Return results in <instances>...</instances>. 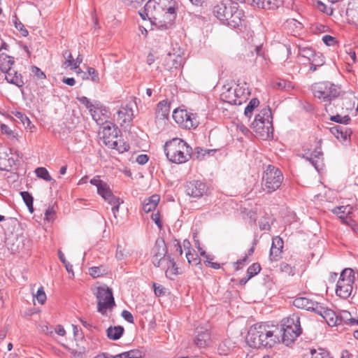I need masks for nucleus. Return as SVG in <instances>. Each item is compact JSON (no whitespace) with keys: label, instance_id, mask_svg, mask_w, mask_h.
I'll return each instance as SVG.
<instances>
[{"label":"nucleus","instance_id":"1","mask_svg":"<svg viewBox=\"0 0 358 358\" xmlns=\"http://www.w3.org/2000/svg\"><path fill=\"white\" fill-rule=\"evenodd\" d=\"M213 15L223 24L231 29H238L244 25L245 14L238 8V4L231 0H223L213 6Z\"/></svg>","mask_w":358,"mask_h":358},{"label":"nucleus","instance_id":"2","mask_svg":"<svg viewBox=\"0 0 358 358\" xmlns=\"http://www.w3.org/2000/svg\"><path fill=\"white\" fill-rule=\"evenodd\" d=\"M164 152L171 162L182 164L191 158L192 148L185 141L174 138L166 142Z\"/></svg>","mask_w":358,"mask_h":358},{"label":"nucleus","instance_id":"3","mask_svg":"<svg viewBox=\"0 0 358 358\" xmlns=\"http://www.w3.org/2000/svg\"><path fill=\"white\" fill-rule=\"evenodd\" d=\"M311 91L313 96L323 102H329L326 105L325 110L327 113H334L333 106L331 104L341 94V87L330 81H322L313 84Z\"/></svg>","mask_w":358,"mask_h":358},{"label":"nucleus","instance_id":"4","mask_svg":"<svg viewBox=\"0 0 358 358\" xmlns=\"http://www.w3.org/2000/svg\"><path fill=\"white\" fill-rule=\"evenodd\" d=\"M284 180L283 174L280 169L273 164L264 167L261 186L266 194H272L281 187Z\"/></svg>","mask_w":358,"mask_h":358},{"label":"nucleus","instance_id":"5","mask_svg":"<svg viewBox=\"0 0 358 358\" xmlns=\"http://www.w3.org/2000/svg\"><path fill=\"white\" fill-rule=\"evenodd\" d=\"M271 110L269 106H267L255 116L251 127L262 137H269L270 134H273V130Z\"/></svg>","mask_w":358,"mask_h":358},{"label":"nucleus","instance_id":"6","mask_svg":"<svg viewBox=\"0 0 358 358\" xmlns=\"http://www.w3.org/2000/svg\"><path fill=\"white\" fill-rule=\"evenodd\" d=\"M355 272L352 268H345L341 273L336 284V294L342 299H348L352 294L355 280Z\"/></svg>","mask_w":358,"mask_h":358},{"label":"nucleus","instance_id":"7","mask_svg":"<svg viewBox=\"0 0 358 358\" xmlns=\"http://www.w3.org/2000/svg\"><path fill=\"white\" fill-rule=\"evenodd\" d=\"M94 294L97 299V310L101 314L115 306L112 289L106 285L98 287Z\"/></svg>","mask_w":358,"mask_h":358},{"label":"nucleus","instance_id":"8","mask_svg":"<svg viewBox=\"0 0 358 358\" xmlns=\"http://www.w3.org/2000/svg\"><path fill=\"white\" fill-rule=\"evenodd\" d=\"M173 118L180 127L187 129H195L199 124L198 115L185 109H175L173 112Z\"/></svg>","mask_w":358,"mask_h":358},{"label":"nucleus","instance_id":"9","mask_svg":"<svg viewBox=\"0 0 358 358\" xmlns=\"http://www.w3.org/2000/svg\"><path fill=\"white\" fill-rule=\"evenodd\" d=\"M120 133L117 127L111 123L107 124L103 127V138L107 145L111 146L113 149H117L120 152H124L129 149V145L123 144L122 147H118V142L116 139Z\"/></svg>","mask_w":358,"mask_h":358},{"label":"nucleus","instance_id":"10","mask_svg":"<svg viewBox=\"0 0 358 358\" xmlns=\"http://www.w3.org/2000/svg\"><path fill=\"white\" fill-rule=\"evenodd\" d=\"M278 330L282 332V336H301L302 329L301 327L300 317L298 315H293L283 320L282 324L278 325Z\"/></svg>","mask_w":358,"mask_h":358},{"label":"nucleus","instance_id":"11","mask_svg":"<svg viewBox=\"0 0 358 358\" xmlns=\"http://www.w3.org/2000/svg\"><path fill=\"white\" fill-rule=\"evenodd\" d=\"M279 327L278 325L270 324L268 322L257 323L248 330V336H273Z\"/></svg>","mask_w":358,"mask_h":358},{"label":"nucleus","instance_id":"12","mask_svg":"<svg viewBox=\"0 0 358 358\" xmlns=\"http://www.w3.org/2000/svg\"><path fill=\"white\" fill-rule=\"evenodd\" d=\"M294 306L297 308L304 309L308 311L315 312L322 315V306L317 302L314 301L306 296L296 297L292 301Z\"/></svg>","mask_w":358,"mask_h":358},{"label":"nucleus","instance_id":"13","mask_svg":"<svg viewBox=\"0 0 358 358\" xmlns=\"http://www.w3.org/2000/svg\"><path fill=\"white\" fill-rule=\"evenodd\" d=\"M245 342L252 348L266 350L273 348L280 343L279 340L275 341L273 337H264V339H262L261 337H245Z\"/></svg>","mask_w":358,"mask_h":358},{"label":"nucleus","instance_id":"14","mask_svg":"<svg viewBox=\"0 0 358 358\" xmlns=\"http://www.w3.org/2000/svg\"><path fill=\"white\" fill-rule=\"evenodd\" d=\"M185 192L192 197L199 198L206 193V185L199 180L188 182L185 185Z\"/></svg>","mask_w":358,"mask_h":358},{"label":"nucleus","instance_id":"15","mask_svg":"<svg viewBox=\"0 0 358 358\" xmlns=\"http://www.w3.org/2000/svg\"><path fill=\"white\" fill-rule=\"evenodd\" d=\"M283 247L284 242L280 236H275L272 238V244L269 253V259L271 261L277 262L282 258Z\"/></svg>","mask_w":358,"mask_h":358},{"label":"nucleus","instance_id":"16","mask_svg":"<svg viewBox=\"0 0 358 358\" xmlns=\"http://www.w3.org/2000/svg\"><path fill=\"white\" fill-rule=\"evenodd\" d=\"M330 132L338 141L342 142L350 141V136L352 135L351 129L345 126L336 125L330 128Z\"/></svg>","mask_w":358,"mask_h":358},{"label":"nucleus","instance_id":"17","mask_svg":"<svg viewBox=\"0 0 358 358\" xmlns=\"http://www.w3.org/2000/svg\"><path fill=\"white\" fill-rule=\"evenodd\" d=\"M90 183L96 187L97 193L103 199H108L113 194L108 184L100 179V176H96L90 180Z\"/></svg>","mask_w":358,"mask_h":358},{"label":"nucleus","instance_id":"18","mask_svg":"<svg viewBox=\"0 0 358 358\" xmlns=\"http://www.w3.org/2000/svg\"><path fill=\"white\" fill-rule=\"evenodd\" d=\"M78 101L83 104L90 111L91 115L93 119L96 121H99V118H96V110L100 108V103L97 101H95L94 103L91 102L90 99L86 96H78L77 97Z\"/></svg>","mask_w":358,"mask_h":358},{"label":"nucleus","instance_id":"19","mask_svg":"<svg viewBox=\"0 0 358 358\" xmlns=\"http://www.w3.org/2000/svg\"><path fill=\"white\" fill-rule=\"evenodd\" d=\"M158 4V9H160L162 13L165 12L166 14H169L175 18L176 3L173 0H156Z\"/></svg>","mask_w":358,"mask_h":358},{"label":"nucleus","instance_id":"20","mask_svg":"<svg viewBox=\"0 0 358 358\" xmlns=\"http://www.w3.org/2000/svg\"><path fill=\"white\" fill-rule=\"evenodd\" d=\"M254 5L258 8L268 10H274L282 4V0H252Z\"/></svg>","mask_w":358,"mask_h":358},{"label":"nucleus","instance_id":"21","mask_svg":"<svg viewBox=\"0 0 358 358\" xmlns=\"http://www.w3.org/2000/svg\"><path fill=\"white\" fill-rule=\"evenodd\" d=\"M221 99L231 105H241V100L237 99L236 91L234 88L229 87L223 91L220 95Z\"/></svg>","mask_w":358,"mask_h":358},{"label":"nucleus","instance_id":"22","mask_svg":"<svg viewBox=\"0 0 358 358\" xmlns=\"http://www.w3.org/2000/svg\"><path fill=\"white\" fill-rule=\"evenodd\" d=\"M322 156L323 152L320 145L314 150L310 157H306V159L310 162L317 171H319L323 159Z\"/></svg>","mask_w":358,"mask_h":358},{"label":"nucleus","instance_id":"23","mask_svg":"<svg viewBox=\"0 0 358 358\" xmlns=\"http://www.w3.org/2000/svg\"><path fill=\"white\" fill-rule=\"evenodd\" d=\"M165 266V268L163 269L165 271L166 278L173 280L174 276L179 274V268L177 266L176 262L171 255H168V260Z\"/></svg>","mask_w":358,"mask_h":358},{"label":"nucleus","instance_id":"24","mask_svg":"<svg viewBox=\"0 0 358 358\" xmlns=\"http://www.w3.org/2000/svg\"><path fill=\"white\" fill-rule=\"evenodd\" d=\"M4 73H6L5 78L8 83L15 85L17 87H22L24 85V83L20 73L12 69Z\"/></svg>","mask_w":358,"mask_h":358},{"label":"nucleus","instance_id":"25","mask_svg":"<svg viewBox=\"0 0 358 358\" xmlns=\"http://www.w3.org/2000/svg\"><path fill=\"white\" fill-rule=\"evenodd\" d=\"M331 212L336 215L343 222H348V216L352 213V207L350 205L340 206L334 208Z\"/></svg>","mask_w":358,"mask_h":358},{"label":"nucleus","instance_id":"26","mask_svg":"<svg viewBox=\"0 0 358 358\" xmlns=\"http://www.w3.org/2000/svg\"><path fill=\"white\" fill-rule=\"evenodd\" d=\"M134 117L133 110L131 107H122L117 111V118L122 120L121 124L130 123Z\"/></svg>","mask_w":358,"mask_h":358},{"label":"nucleus","instance_id":"27","mask_svg":"<svg viewBox=\"0 0 358 358\" xmlns=\"http://www.w3.org/2000/svg\"><path fill=\"white\" fill-rule=\"evenodd\" d=\"M159 201V196L154 194L148 199H145L143 203V210L145 213H150L155 210Z\"/></svg>","mask_w":358,"mask_h":358},{"label":"nucleus","instance_id":"28","mask_svg":"<svg viewBox=\"0 0 358 358\" xmlns=\"http://www.w3.org/2000/svg\"><path fill=\"white\" fill-rule=\"evenodd\" d=\"M14 57L9 56L5 53L0 54V70L2 72L10 71L11 66L14 64Z\"/></svg>","mask_w":358,"mask_h":358},{"label":"nucleus","instance_id":"29","mask_svg":"<svg viewBox=\"0 0 358 358\" xmlns=\"http://www.w3.org/2000/svg\"><path fill=\"white\" fill-rule=\"evenodd\" d=\"M158 4L156 0H149L145 5V10L148 12L149 15L153 18V20H157V18L162 14L160 9H158Z\"/></svg>","mask_w":358,"mask_h":358},{"label":"nucleus","instance_id":"30","mask_svg":"<svg viewBox=\"0 0 358 358\" xmlns=\"http://www.w3.org/2000/svg\"><path fill=\"white\" fill-rule=\"evenodd\" d=\"M234 89V91H236L237 99L241 100V104L248 99L249 95L250 94L249 87L246 83H244L242 85L238 84Z\"/></svg>","mask_w":358,"mask_h":358},{"label":"nucleus","instance_id":"31","mask_svg":"<svg viewBox=\"0 0 358 358\" xmlns=\"http://www.w3.org/2000/svg\"><path fill=\"white\" fill-rule=\"evenodd\" d=\"M167 248L166 243L162 239H157L152 249L153 256L167 257Z\"/></svg>","mask_w":358,"mask_h":358},{"label":"nucleus","instance_id":"32","mask_svg":"<svg viewBox=\"0 0 358 358\" xmlns=\"http://www.w3.org/2000/svg\"><path fill=\"white\" fill-rule=\"evenodd\" d=\"M326 320L329 326L334 327L339 325V319L338 314L330 310H322V315H321Z\"/></svg>","mask_w":358,"mask_h":358},{"label":"nucleus","instance_id":"33","mask_svg":"<svg viewBox=\"0 0 358 358\" xmlns=\"http://www.w3.org/2000/svg\"><path fill=\"white\" fill-rule=\"evenodd\" d=\"M13 114L15 117L20 120L26 129H29L30 131H32V129L34 128V125L31 124L29 118L24 113L16 111Z\"/></svg>","mask_w":358,"mask_h":358},{"label":"nucleus","instance_id":"34","mask_svg":"<svg viewBox=\"0 0 358 358\" xmlns=\"http://www.w3.org/2000/svg\"><path fill=\"white\" fill-rule=\"evenodd\" d=\"M94 83H100V78L98 71L92 67H87V73H84L83 79H90Z\"/></svg>","mask_w":358,"mask_h":358},{"label":"nucleus","instance_id":"35","mask_svg":"<svg viewBox=\"0 0 358 358\" xmlns=\"http://www.w3.org/2000/svg\"><path fill=\"white\" fill-rule=\"evenodd\" d=\"M259 105V101L257 98L252 99L244 110V115L245 117L250 118L252 115L254 110Z\"/></svg>","mask_w":358,"mask_h":358},{"label":"nucleus","instance_id":"36","mask_svg":"<svg viewBox=\"0 0 358 358\" xmlns=\"http://www.w3.org/2000/svg\"><path fill=\"white\" fill-rule=\"evenodd\" d=\"M170 111L169 106L165 101H160L157 104V113L163 118H166L169 116Z\"/></svg>","mask_w":358,"mask_h":358},{"label":"nucleus","instance_id":"37","mask_svg":"<svg viewBox=\"0 0 358 358\" xmlns=\"http://www.w3.org/2000/svg\"><path fill=\"white\" fill-rule=\"evenodd\" d=\"M20 195L25 203L26 206L28 207L30 212H33V201L34 199L31 194L26 191L21 192Z\"/></svg>","mask_w":358,"mask_h":358},{"label":"nucleus","instance_id":"38","mask_svg":"<svg viewBox=\"0 0 358 358\" xmlns=\"http://www.w3.org/2000/svg\"><path fill=\"white\" fill-rule=\"evenodd\" d=\"M299 54L310 61L313 57L316 54L315 51L309 47L299 48Z\"/></svg>","mask_w":358,"mask_h":358},{"label":"nucleus","instance_id":"39","mask_svg":"<svg viewBox=\"0 0 358 358\" xmlns=\"http://www.w3.org/2000/svg\"><path fill=\"white\" fill-rule=\"evenodd\" d=\"M35 173L38 178L43 179L45 181H50L52 180V177L49 172L44 167H38L36 169Z\"/></svg>","mask_w":358,"mask_h":358},{"label":"nucleus","instance_id":"40","mask_svg":"<svg viewBox=\"0 0 358 358\" xmlns=\"http://www.w3.org/2000/svg\"><path fill=\"white\" fill-rule=\"evenodd\" d=\"M186 257L189 264L196 266L201 263V259L198 255L195 252H192L190 250L186 253Z\"/></svg>","mask_w":358,"mask_h":358},{"label":"nucleus","instance_id":"41","mask_svg":"<svg viewBox=\"0 0 358 358\" xmlns=\"http://www.w3.org/2000/svg\"><path fill=\"white\" fill-rule=\"evenodd\" d=\"M124 331L122 326L110 327L106 329V336H122Z\"/></svg>","mask_w":358,"mask_h":358},{"label":"nucleus","instance_id":"42","mask_svg":"<svg viewBox=\"0 0 358 358\" xmlns=\"http://www.w3.org/2000/svg\"><path fill=\"white\" fill-rule=\"evenodd\" d=\"M330 120L337 122V123L347 125L351 121V118L350 117L349 115H345V116L342 117L340 115L337 114L336 115H331L330 117Z\"/></svg>","mask_w":358,"mask_h":358},{"label":"nucleus","instance_id":"43","mask_svg":"<svg viewBox=\"0 0 358 358\" xmlns=\"http://www.w3.org/2000/svg\"><path fill=\"white\" fill-rule=\"evenodd\" d=\"M104 273L105 269L103 266H92L89 268V273L94 278L102 276Z\"/></svg>","mask_w":358,"mask_h":358},{"label":"nucleus","instance_id":"44","mask_svg":"<svg viewBox=\"0 0 358 358\" xmlns=\"http://www.w3.org/2000/svg\"><path fill=\"white\" fill-rule=\"evenodd\" d=\"M280 270L282 273H284L288 275H294L295 273L294 266H292L290 264L286 262H282L280 264Z\"/></svg>","mask_w":358,"mask_h":358},{"label":"nucleus","instance_id":"45","mask_svg":"<svg viewBox=\"0 0 358 358\" xmlns=\"http://www.w3.org/2000/svg\"><path fill=\"white\" fill-rule=\"evenodd\" d=\"M320 352H317L315 349L310 350V358H332L329 357V352L324 349L320 348Z\"/></svg>","mask_w":358,"mask_h":358},{"label":"nucleus","instance_id":"46","mask_svg":"<svg viewBox=\"0 0 358 358\" xmlns=\"http://www.w3.org/2000/svg\"><path fill=\"white\" fill-rule=\"evenodd\" d=\"M320 352H317L315 349L310 350V358H332L329 357V352L324 349L320 348Z\"/></svg>","mask_w":358,"mask_h":358},{"label":"nucleus","instance_id":"47","mask_svg":"<svg viewBox=\"0 0 358 358\" xmlns=\"http://www.w3.org/2000/svg\"><path fill=\"white\" fill-rule=\"evenodd\" d=\"M261 271L260 264L258 263H254L251 266H250L247 269V275L249 278H252L257 274H258Z\"/></svg>","mask_w":358,"mask_h":358},{"label":"nucleus","instance_id":"48","mask_svg":"<svg viewBox=\"0 0 358 358\" xmlns=\"http://www.w3.org/2000/svg\"><path fill=\"white\" fill-rule=\"evenodd\" d=\"M167 260H168V257H157V256H153L152 262L155 266L161 267L163 269V268H165V267H166L165 264H166Z\"/></svg>","mask_w":358,"mask_h":358},{"label":"nucleus","instance_id":"49","mask_svg":"<svg viewBox=\"0 0 358 358\" xmlns=\"http://www.w3.org/2000/svg\"><path fill=\"white\" fill-rule=\"evenodd\" d=\"M34 296L36 297L38 303L41 304H43L47 299L44 289L42 286L38 289L36 294H34Z\"/></svg>","mask_w":358,"mask_h":358},{"label":"nucleus","instance_id":"50","mask_svg":"<svg viewBox=\"0 0 358 358\" xmlns=\"http://www.w3.org/2000/svg\"><path fill=\"white\" fill-rule=\"evenodd\" d=\"M273 339L279 340L280 343L278 344L282 343L287 347H292L296 341L294 337H273Z\"/></svg>","mask_w":358,"mask_h":358},{"label":"nucleus","instance_id":"51","mask_svg":"<svg viewBox=\"0 0 358 358\" xmlns=\"http://www.w3.org/2000/svg\"><path fill=\"white\" fill-rule=\"evenodd\" d=\"M309 62H313L315 66H321L324 64V58L321 53L316 52Z\"/></svg>","mask_w":358,"mask_h":358},{"label":"nucleus","instance_id":"52","mask_svg":"<svg viewBox=\"0 0 358 358\" xmlns=\"http://www.w3.org/2000/svg\"><path fill=\"white\" fill-rule=\"evenodd\" d=\"M80 322L83 324V326L89 329L92 333H100L101 330L99 327L94 326L92 324L88 322L87 320L84 319H81Z\"/></svg>","mask_w":358,"mask_h":358},{"label":"nucleus","instance_id":"53","mask_svg":"<svg viewBox=\"0 0 358 358\" xmlns=\"http://www.w3.org/2000/svg\"><path fill=\"white\" fill-rule=\"evenodd\" d=\"M194 343L199 348H204L208 347L210 345L211 341L210 338L206 340V339H203V337L202 338L196 337V338L194 340Z\"/></svg>","mask_w":358,"mask_h":358},{"label":"nucleus","instance_id":"54","mask_svg":"<svg viewBox=\"0 0 358 358\" xmlns=\"http://www.w3.org/2000/svg\"><path fill=\"white\" fill-rule=\"evenodd\" d=\"M8 155L5 152H0V170L8 171V162H6V157Z\"/></svg>","mask_w":358,"mask_h":358},{"label":"nucleus","instance_id":"55","mask_svg":"<svg viewBox=\"0 0 358 358\" xmlns=\"http://www.w3.org/2000/svg\"><path fill=\"white\" fill-rule=\"evenodd\" d=\"M127 355L129 358H141L145 355L144 352L139 349H134L127 351Z\"/></svg>","mask_w":358,"mask_h":358},{"label":"nucleus","instance_id":"56","mask_svg":"<svg viewBox=\"0 0 358 358\" xmlns=\"http://www.w3.org/2000/svg\"><path fill=\"white\" fill-rule=\"evenodd\" d=\"M58 255H59V258L60 261L64 264L66 271L69 273H73V266L69 262L66 261V259L63 252H61V251H59V254Z\"/></svg>","mask_w":358,"mask_h":358},{"label":"nucleus","instance_id":"57","mask_svg":"<svg viewBox=\"0 0 358 358\" xmlns=\"http://www.w3.org/2000/svg\"><path fill=\"white\" fill-rule=\"evenodd\" d=\"M152 287L156 296H161L165 294L166 289L162 285L153 282Z\"/></svg>","mask_w":358,"mask_h":358},{"label":"nucleus","instance_id":"58","mask_svg":"<svg viewBox=\"0 0 358 358\" xmlns=\"http://www.w3.org/2000/svg\"><path fill=\"white\" fill-rule=\"evenodd\" d=\"M317 8L322 13L331 15L333 13V9L331 7H328L321 1H317Z\"/></svg>","mask_w":358,"mask_h":358},{"label":"nucleus","instance_id":"59","mask_svg":"<svg viewBox=\"0 0 358 358\" xmlns=\"http://www.w3.org/2000/svg\"><path fill=\"white\" fill-rule=\"evenodd\" d=\"M31 72L38 79L43 80L46 78L45 74L41 71V69L36 66H31Z\"/></svg>","mask_w":358,"mask_h":358},{"label":"nucleus","instance_id":"60","mask_svg":"<svg viewBox=\"0 0 358 358\" xmlns=\"http://www.w3.org/2000/svg\"><path fill=\"white\" fill-rule=\"evenodd\" d=\"M108 201V203L113 206L116 205H120V203H123L122 201L120 200V198L115 196L113 194H111L110 196H108V199H104Z\"/></svg>","mask_w":358,"mask_h":358},{"label":"nucleus","instance_id":"61","mask_svg":"<svg viewBox=\"0 0 358 358\" xmlns=\"http://www.w3.org/2000/svg\"><path fill=\"white\" fill-rule=\"evenodd\" d=\"M322 39L324 43L328 46L334 45L336 43V38L330 35H324Z\"/></svg>","mask_w":358,"mask_h":358},{"label":"nucleus","instance_id":"62","mask_svg":"<svg viewBox=\"0 0 358 358\" xmlns=\"http://www.w3.org/2000/svg\"><path fill=\"white\" fill-rule=\"evenodd\" d=\"M63 56L66 59L64 64H67V66H72L73 63V58L71 52L69 50H65L63 52Z\"/></svg>","mask_w":358,"mask_h":358},{"label":"nucleus","instance_id":"63","mask_svg":"<svg viewBox=\"0 0 358 358\" xmlns=\"http://www.w3.org/2000/svg\"><path fill=\"white\" fill-rule=\"evenodd\" d=\"M15 28L20 31L22 36H27L29 34L28 31L24 28V24L21 22H15Z\"/></svg>","mask_w":358,"mask_h":358},{"label":"nucleus","instance_id":"64","mask_svg":"<svg viewBox=\"0 0 358 358\" xmlns=\"http://www.w3.org/2000/svg\"><path fill=\"white\" fill-rule=\"evenodd\" d=\"M55 214V211L53 208V207H49L45 213V218L48 221H52L54 220V216Z\"/></svg>","mask_w":358,"mask_h":358}]
</instances>
